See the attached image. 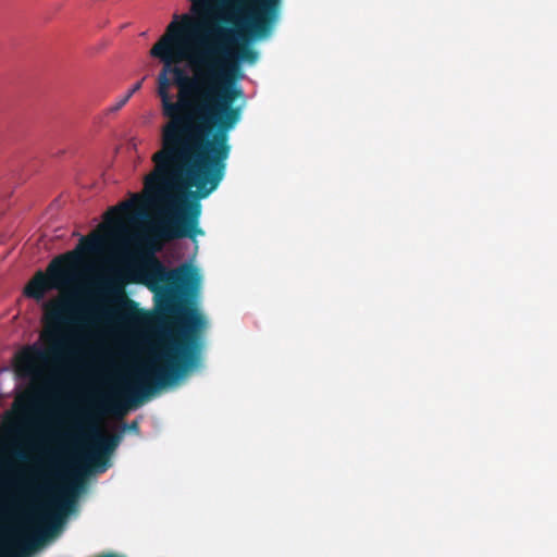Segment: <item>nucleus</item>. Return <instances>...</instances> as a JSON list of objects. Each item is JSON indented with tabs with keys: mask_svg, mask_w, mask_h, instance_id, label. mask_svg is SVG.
<instances>
[{
	"mask_svg": "<svg viewBox=\"0 0 557 557\" xmlns=\"http://www.w3.org/2000/svg\"><path fill=\"white\" fill-rule=\"evenodd\" d=\"M126 283L143 284L154 294L156 308L162 319H170L163 349L151 362L98 392L90 410L82 413L79 429L86 437L85 450L71 462L61 475L63 482H84L86 475L104 472L112 453L122 440V433L104 435L96 418L104 414L123 417L137 408L156 392L175 384L200 362L201 335L207 320L195 307H187L183 295L196 293L200 276L190 264L168 269L152 252L131 259L123 273L103 283L97 295L108 297L100 302L85 305L75 295L55 298L44 305V320L50 336L48 348L25 346L15 358L20 376L32 379L27 396L51 391L59 383L55 368L44 370L38 363L58 364L69 354V339L60 337L63 326L87 330L95 326H131L143 313L138 304L125 290Z\"/></svg>",
	"mask_w": 557,
	"mask_h": 557,
	"instance_id": "f257e3e1",
	"label": "nucleus"
},
{
	"mask_svg": "<svg viewBox=\"0 0 557 557\" xmlns=\"http://www.w3.org/2000/svg\"><path fill=\"white\" fill-rule=\"evenodd\" d=\"M205 26L189 14L175 15L150 49V55L163 65L157 77V94L168 122L161 128V146L151 157L154 166L145 177L144 189L151 203L164 207L171 214L164 225L154 230L156 237L165 240L203 234L198 227L200 202L175 195V178L199 106L211 91L214 57L225 52L218 45L216 28H209L208 40L199 41L195 49L197 35Z\"/></svg>",
	"mask_w": 557,
	"mask_h": 557,
	"instance_id": "f03ea898",
	"label": "nucleus"
},
{
	"mask_svg": "<svg viewBox=\"0 0 557 557\" xmlns=\"http://www.w3.org/2000/svg\"><path fill=\"white\" fill-rule=\"evenodd\" d=\"M219 42L225 52L215 54L212 65L214 78L210 83L209 96L199 106L194 131L187 141L175 178V195L195 188L188 201L209 197L221 184L227 168L232 146L230 132L242 119V107L233 103L244 97L243 88L236 85L239 65L231 59L227 48L231 29L216 28Z\"/></svg>",
	"mask_w": 557,
	"mask_h": 557,
	"instance_id": "7ed1b4c3",
	"label": "nucleus"
},
{
	"mask_svg": "<svg viewBox=\"0 0 557 557\" xmlns=\"http://www.w3.org/2000/svg\"><path fill=\"white\" fill-rule=\"evenodd\" d=\"M219 4L227 13L222 20L236 26L235 29L230 28L233 32L227 44L231 59L237 64L239 61L256 63L259 54L248 45V39H262L270 35L278 18L281 0H220Z\"/></svg>",
	"mask_w": 557,
	"mask_h": 557,
	"instance_id": "20e7f679",
	"label": "nucleus"
},
{
	"mask_svg": "<svg viewBox=\"0 0 557 557\" xmlns=\"http://www.w3.org/2000/svg\"><path fill=\"white\" fill-rule=\"evenodd\" d=\"M103 246V238L97 233L83 237L77 247L55 257L46 272L38 271L24 288V294L37 301L50 289H61L71 285L77 271L84 264L85 256L98 252Z\"/></svg>",
	"mask_w": 557,
	"mask_h": 557,
	"instance_id": "39448f33",
	"label": "nucleus"
},
{
	"mask_svg": "<svg viewBox=\"0 0 557 557\" xmlns=\"http://www.w3.org/2000/svg\"><path fill=\"white\" fill-rule=\"evenodd\" d=\"M191 2V12L194 17L206 24L207 18L213 12V0H189Z\"/></svg>",
	"mask_w": 557,
	"mask_h": 557,
	"instance_id": "423d86ee",
	"label": "nucleus"
},
{
	"mask_svg": "<svg viewBox=\"0 0 557 557\" xmlns=\"http://www.w3.org/2000/svg\"><path fill=\"white\" fill-rule=\"evenodd\" d=\"M143 81H139L137 82L136 84L133 85V87L127 91V94L121 98L111 109V111H117L120 109H122L127 102L128 100L131 99V97L136 92L138 91L140 88H141V85H143Z\"/></svg>",
	"mask_w": 557,
	"mask_h": 557,
	"instance_id": "0eeeda50",
	"label": "nucleus"
},
{
	"mask_svg": "<svg viewBox=\"0 0 557 557\" xmlns=\"http://www.w3.org/2000/svg\"><path fill=\"white\" fill-rule=\"evenodd\" d=\"M131 207V203L123 202L119 207L111 208L110 213L120 216Z\"/></svg>",
	"mask_w": 557,
	"mask_h": 557,
	"instance_id": "6e6552de",
	"label": "nucleus"
},
{
	"mask_svg": "<svg viewBox=\"0 0 557 557\" xmlns=\"http://www.w3.org/2000/svg\"><path fill=\"white\" fill-rule=\"evenodd\" d=\"M9 431L13 434H20L22 432V428L17 422H14L9 426Z\"/></svg>",
	"mask_w": 557,
	"mask_h": 557,
	"instance_id": "1a4fd4ad",
	"label": "nucleus"
},
{
	"mask_svg": "<svg viewBox=\"0 0 557 557\" xmlns=\"http://www.w3.org/2000/svg\"><path fill=\"white\" fill-rule=\"evenodd\" d=\"M128 430L133 431V432H136L138 433L139 432V424L137 421H132L128 425H127Z\"/></svg>",
	"mask_w": 557,
	"mask_h": 557,
	"instance_id": "9d476101",
	"label": "nucleus"
}]
</instances>
